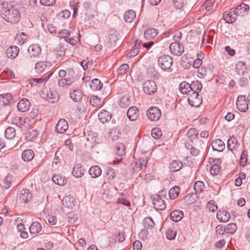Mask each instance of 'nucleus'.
Masks as SVG:
<instances>
[{
	"label": "nucleus",
	"mask_w": 250,
	"mask_h": 250,
	"mask_svg": "<svg viewBox=\"0 0 250 250\" xmlns=\"http://www.w3.org/2000/svg\"><path fill=\"white\" fill-rule=\"evenodd\" d=\"M1 17L5 21L11 22L16 23L20 19L19 11L13 7H3L1 10Z\"/></svg>",
	"instance_id": "f257e3e1"
},
{
	"label": "nucleus",
	"mask_w": 250,
	"mask_h": 250,
	"mask_svg": "<svg viewBox=\"0 0 250 250\" xmlns=\"http://www.w3.org/2000/svg\"><path fill=\"white\" fill-rule=\"evenodd\" d=\"M42 97L49 103L52 104L57 102L59 99V95L58 92L51 89H50L49 91L44 89L42 90Z\"/></svg>",
	"instance_id": "f03ea898"
},
{
	"label": "nucleus",
	"mask_w": 250,
	"mask_h": 250,
	"mask_svg": "<svg viewBox=\"0 0 250 250\" xmlns=\"http://www.w3.org/2000/svg\"><path fill=\"white\" fill-rule=\"evenodd\" d=\"M173 64L172 58L168 55H163L158 60V65L163 70L169 69Z\"/></svg>",
	"instance_id": "7ed1b4c3"
},
{
	"label": "nucleus",
	"mask_w": 250,
	"mask_h": 250,
	"mask_svg": "<svg viewBox=\"0 0 250 250\" xmlns=\"http://www.w3.org/2000/svg\"><path fill=\"white\" fill-rule=\"evenodd\" d=\"M188 102L192 106L198 107L202 103V97L199 95L198 92L193 91L189 94Z\"/></svg>",
	"instance_id": "20e7f679"
},
{
	"label": "nucleus",
	"mask_w": 250,
	"mask_h": 250,
	"mask_svg": "<svg viewBox=\"0 0 250 250\" xmlns=\"http://www.w3.org/2000/svg\"><path fill=\"white\" fill-rule=\"evenodd\" d=\"M157 86L156 83L152 80H148L143 83V90L147 95L153 94L156 92Z\"/></svg>",
	"instance_id": "39448f33"
},
{
	"label": "nucleus",
	"mask_w": 250,
	"mask_h": 250,
	"mask_svg": "<svg viewBox=\"0 0 250 250\" xmlns=\"http://www.w3.org/2000/svg\"><path fill=\"white\" fill-rule=\"evenodd\" d=\"M146 116L151 121H157L161 116V112L157 107H151L146 111Z\"/></svg>",
	"instance_id": "423d86ee"
},
{
	"label": "nucleus",
	"mask_w": 250,
	"mask_h": 250,
	"mask_svg": "<svg viewBox=\"0 0 250 250\" xmlns=\"http://www.w3.org/2000/svg\"><path fill=\"white\" fill-rule=\"evenodd\" d=\"M237 109L242 112H246L248 109V104L246 101V97L244 96L241 95L238 96L236 101Z\"/></svg>",
	"instance_id": "0eeeda50"
},
{
	"label": "nucleus",
	"mask_w": 250,
	"mask_h": 250,
	"mask_svg": "<svg viewBox=\"0 0 250 250\" xmlns=\"http://www.w3.org/2000/svg\"><path fill=\"white\" fill-rule=\"evenodd\" d=\"M171 52L174 55L180 56L184 52V46L177 42L171 43L169 46Z\"/></svg>",
	"instance_id": "6e6552de"
},
{
	"label": "nucleus",
	"mask_w": 250,
	"mask_h": 250,
	"mask_svg": "<svg viewBox=\"0 0 250 250\" xmlns=\"http://www.w3.org/2000/svg\"><path fill=\"white\" fill-rule=\"evenodd\" d=\"M147 163V158L146 157L140 158L135 163V165L133 167V170L134 172H139L141 169L146 168Z\"/></svg>",
	"instance_id": "1a4fd4ad"
},
{
	"label": "nucleus",
	"mask_w": 250,
	"mask_h": 250,
	"mask_svg": "<svg viewBox=\"0 0 250 250\" xmlns=\"http://www.w3.org/2000/svg\"><path fill=\"white\" fill-rule=\"evenodd\" d=\"M27 51L30 58H36L41 53V48L38 44H32L29 46Z\"/></svg>",
	"instance_id": "9d476101"
},
{
	"label": "nucleus",
	"mask_w": 250,
	"mask_h": 250,
	"mask_svg": "<svg viewBox=\"0 0 250 250\" xmlns=\"http://www.w3.org/2000/svg\"><path fill=\"white\" fill-rule=\"evenodd\" d=\"M153 204L154 208L157 210H162L166 208V204L161 197L157 196L153 199Z\"/></svg>",
	"instance_id": "9b49d317"
},
{
	"label": "nucleus",
	"mask_w": 250,
	"mask_h": 250,
	"mask_svg": "<svg viewBox=\"0 0 250 250\" xmlns=\"http://www.w3.org/2000/svg\"><path fill=\"white\" fill-rule=\"evenodd\" d=\"M68 128V125L66 121L63 119H60L55 127L56 130L59 133L65 132Z\"/></svg>",
	"instance_id": "f8f14e48"
},
{
	"label": "nucleus",
	"mask_w": 250,
	"mask_h": 250,
	"mask_svg": "<svg viewBox=\"0 0 250 250\" xmlns=\"http://www.w3.org/2000/svg\"><path fill=\"white\" fill-rule=\"evenodd\" d=\"M30 103L26 98H23L17 104L19 111L24 112L29 109Z\"/></svg>",
	"instance_id": "ddd939ff"
},
{
	"label": "nucleus",
	"mask_w": 250,
	"mask_h": 250,
	"mask_svg": "<svg viewBox=\"0 0 250 250\" xmlns=\"http://www.w3.org/2000/svg\"><path fill=\"white\" fill-rule=\"evenodd\" d=\"M53 73H50L47 76L42 77L40 78H33L30 80V83L32 86H37L38 84L45 83L50 76L52 75Z\"/></svg>",
	"instance_id": "4468645a"
},
{
	"label": "nucleus",
	"mask_w": 250,
	"mask_h": 250,
	"mask_svg": "<svg viewBox=\"0 0 250 250\" xmlns=\"http://www.w3.org/2000/svg\"><path fill=\"white\" fill-rule=\"evenodd\" d=\"M32 198V194L29 192V189H22L21 190L19 200L21 202L25 203L30 201Z\"/></svg>",
	"instance_id": "2eb2a0df"
},
{
	"label": "nucleus",
	"mask_w": 250,
	"mask_h": 250,
	"mask_svg": "<svg viewBox=\"0 0 250 250\" xmlns=\"http://www.w3.org/2000/svg\"><path fill=\"white\" fill-rule=\"evenodd\" d=\"M75 82L74 80L69 78H61L58 80V84L59 87L67 88Z\"/></svg>",
	"instance_id": "dca6fc26"
},
{
	"label": "nucleus",
	"mask_w": 250,
	"mask_h": 250,
	"mask_svg": "<svg viewBox=\"0 0 250 250\" xmlns=\"http://www.w3.org/2000/svg\"><path fill=\"white\" fill-rule=\"evenodd\" d=\"M249 9L250 7L248 5L242 3L239 5L234 10L238 16H242L248 13Z\"/></svg>",
	"instance_id": "f3484780"
},
{
	"label": "nucleus",
	"mask_w": 250,
	"mask_h": 250,
	"mask_svg": "<svg viewBox=\"0 0 250 250\" xmlns=\"http://www.w3.org/2000/svg\"><path fill=\"white\" fill-rule=\"evenodd\" d=\"M115 151L118 156L122 157L125 154V146L122 143H117L115 146ZM118 162L121 161L122 158H117Z\"/></svg>",
	"instance_id": "a211bd4d"
},
{
	"label": "nucleus",
	"mask_w": 250,
	"mask_h": 250,
	"mask_svg": "<svg viewBox=\"0 0 250 250\" xmlns=\"http://www.w3.org/2000/svg\"><path fill=\"white\" fill-rule=\"evenodd\" d=\"M127 116L130 121L136 120L139 116L137 108L135 106L130 107L127 111Z\"/></svg>",
	"instance_id": "6ab92c4d"
},
{
	"label": "nucleus",
	"mask_w": 250,
	"mask_h": 250,
	"mask_svg": "<svg viewBox=\"0 0 250 250\" xmlns=\"http://www.w3.org/2000/svg\"><path fill=\"white\" fill-rule=\"evenodd\" d=\"M99 120L103 124L109 122L111 118V114L105 110H102L98 114Z\"/></svg>",
	"instance_id": "aec40b11"
},
{
	"label": "nucleus",
	"mask_w": 250,
	"mask_h": 250,
	"mask_svg": "<svg viewBox=\"0 0 250 250\" xmlns=\"http://www.w3.org/2000/svg\"><path fill=\"white\" fill-rule=\"evenodd\" d=\"M19 53V48L16 45H13L9 47L6 50L7 56L11 59L15 58Z\"/></svg>",
	"instance_id": "412c9836"
},
{
	"label": "nucleus",
	"mask_w": 250,
	"mask_h": 250,
	"mask_svg": "<svg viewBox=\"0 0 250 250\" xmlns=\"http://www.w3.org/2000/svg\"><path fill=\"white\" fill-rule=\"evenodd\" d=\"M216 216L217 219L222 222H226L230 218L229 213L225 210H219L217 213Z\"/></svg>",
	"instance_id": "4be33fe9"
},
{
	"label": "nucleus",
	"mask_w": 250,
	"mask_h": 250,
	"mask_svg": "<svg viewBox=\"0 0 250 250\" xmlns=\"http://www.w3.org/2000/svg\"><path fill=\"white\" fill-rule=\"evenodd\" d=\"M237 16L238 15L236 14V12L234 10L233 11H230L228 14H225L224 20L227 23H232L236 21Z\"/></svg>",
	"instance_id": "5701e85b"
},
{
	"label": "nucleus",
	"mask_w": 250,
	"mask_h": 250,
	"mask_svg": "<svg viewBox=\"0 0 250 250\" xmlns=\"http://www.w3.org/2000/svg\"><path fill=\"white\" fill-rule=\"evenodd\" d=\"M179 90L181 93L188 94V95L192 92L191 85L186 82H183L180 83Z\"/></svg>",
	"instance_id": "b1692460"
},
{
	"label": "nucleus",
	"mask_w": 250,
	"mask_h": 250,
	"mask_svg": "<svg viewBox=\"0 0 250 250\" xmlns=\"http://www.w3.org/2000/svg\"><path fill=\"white\" fill-rule=\"evenodd\" d=\"M212 148L216 151H221L225 148V143L220 139H216L211 144Z\"/></svg>",
	"instance_id": "393cba45"
},
{
	"label": "nucleus",
	"mask_w": 250,
	"mask_h": 250,
	"mask_svg": "<svg viewBox=\"0 0 250 250\" xmlns=\"http://www.w3.org/2000/svg\"><path fill=\"white\" fill-rule=\"evenodd\" d=\"M135 18V12L132 10H128L125 12L124 19L126 22L131 23Z\"/></svg>",
	"instance_id": "a878e982"
},
{
	"label": "nucleus",
	"mask_w": 250,
	"mask_h": 250,
	"mask_svg": "<svg viewBox=\"0 0 250 250\" xmlns=\"http://www.w3.org/2000/svg\"><path fill=\"white\" fill-rule=\"evenodd\" d=\"M183 217V212L180 210H175L170 213L171 219L175 222L180 221Z\"/></svg>",
	"instance_id": "bb28decb"
},
{
	"label": "nucleus",
	"mask_w": 250,
	"mask_h": 250,
	"mask_svg": "<svg viewBox=\"0 0 250 250\" xmlns=\"http://www.w3.org/2000/svg\"><path fill=\"white\" fill-rule=\"evenodd\" d=\"M89 174L92 178H97L100 176L102 174L101 168L97 166H92L89 170Z\"/></svg>",
	"instance_id": "cd10ccee"
},
{
	"label": "nucleus",
	"mask_w": 250,
	"mask_h": 250,
	"mask_svg": "<svg viewBox=\"0 0 250 250\" xmlns=\"http://www.w3.org/2000/svg\"><path fill=\"white\" fill-rule=\"evenodd\" d=\"M42 229L41 225L37 222H33L29 227V231L31 234H37L39 233Z\"/></svg>",
	"instance_id": "c85d7f7f"
},
{
	"label": "nucleus",
	"mask_w": 250,
	"mask_h": 250,
	"mask_svg": "<svg viewBox=\"0 0 250 250\" xmlns=\"http://www.w3.org/2000/svg\"><path fill=\"white\" fill-rule=\"evenodd\" d=\"M70 96L71 98L75 102L80 101L83 97V93L81 90H74L73 92L70 91Z\"/></svg>",
	"instance_id": "c756f323"
},
{
	"label": "nucleus",
	"mask_w": 250,
	"mask_h": 250,
	"mask_svg": "<svg viewBox=\"0 0 250 250\" xmlns=\"http://www.w3.org/2000/svg\"><path fill=\"white\" fill-rule=\"evenodd\" d=\"M158 34L157 30L154 28L147 29L144 33V37L146 40L154 39Z\"/></svg>",
	"instance_id": "7c9ffc66"
},
{
	"label": "nucleus",
	"mask_w": 250,
	"mask_h": 250,
	"mask_svg": "<svg viewBox=\"0 0 250 250\" xmlns=\"http://www.w3.org/2000/svg\"><path fill=\"white\" fill-rule=\"evenodd\" d=\"M34 157V152L31 149H26L22 154V159L24 161H30Z\"/></svg>",
	"instance_id": "2f4dec72"
},
{
	"label": "nucleus",
	"mask_w": 250,
	"mask_h": 250,
	"mask_svg": "<svg viewBox=\"0 0 250 250\" xmlns=\"http://www.w3.org/2000/svg\"><path fill=\"white\" fill-rule=\"evenodd\" d=\"M247 68L246 63L243 62H238L235 65V71L239 75L244 74Z\"/></svg>",
	"instance_id": "473e14b6"
},
{
	"label": "nucleus",
	"mask_w": 250,
	"mask_h": 250,
	"mask_svg": "<svg viewBox=\"0 0 250 250\" xmlns=\"http://www.w3.org/2000/svg\"><path fill=\"white\" fill-rule=\"evenodd\" d=\"M183 164L180 161H173L169 165V168L172 172H175L179 170L183 167Z\"/></svg>",
	"instance_id": "72a5a7b5"
},
{
	"label": "nucleus",
	"mask_w": 250,
	"mask_h": 250,
	"mask_svg": "<svg viewBox=\"0 0 250 250\" xmlns=\"http://www.w3.org/2000/svg\"><path fill=\"white\" fill-rule=\"evenodd\" d=\"M4 134L6 139H13L16 136V130L12 127H8L5 129Z\"/></svg>",
	"instance_id": "f704fd0d"
},
{
	"label": "nucleus",
	"mask_w": 250,
	"mask_h": 250,
	"mask_svg": "<svg viewBox=\"0 0 250 250\" xmlns=\"http://www.w3.org/2000/svg\"><path fill=\"white\" fill-rule=\"evenodd\" d=\"M55 52L58 59L61 60L62 58L65 55V49L63 45L60 44L55 50Z\"/></svg>",
	"instance_id": "c9c22d12"
},
{
	"label": "nucleus",
	"mask_w": 250,
	"mask_h": 250,
	"mask_svg": "<svg viewBox=\"0 0 250 250\" xmlns=\"http://www.w3.org/2000/svg\"><path fill=\"white\" fill-rule=\"evenodd\" d=\"M52 180L55 184L60 186H63L66 183L65 178L59 175H54L52 177Z\"/></svg>",
	"instance_id": "e433bc0d"
},
{
	"label": "nucleus",
	"mask_w": 250,
	"mask_h": 250,
	"mask_svg": "<svg viewBox=\"0 0 250 250\" xmlns=\"http://www.w3.org/2000/svg\"><path fill=\"white\" fill-rule=\"evenodd\" d=\"M180 191V188L178 186H175L172 188H170L168 192L169 197L170 199H176L179 194Z\"/></svg>",
	"instance_id": "4c0bfd02"
},
{
	"label": "nucleus",
	"mask_w": 250,
	"mask_h": 250,
	"mask_svg": "<svg viewBox=\"0 0 250 250\" xmlns=\"http://www.w3.org/2000/svg\"><path fill=\"white\" fill-rule=\"evenodd\" d=\"M63 205L69 208H72L74 206V199L70 196H65L62 200Z\"/></svg>",
	"instance_id": "58836bf2"
},
{
	"label": "nucleus",
	"mask_w": 250,
	"mask_h": 250,
	"mask_svg": "<svg viewBox=\"0 0 250 250\" xmlns=\"http://www.w3.org/2000/svg\"><path fill=\"white\" fill-rule=\"evenodd\" d=\"M103 85V84L100 80L95 79L92 81L90 87L93 90H99L102 88Z\"/></svg>",
	"instance_id": "ea45409f"
},
{
	"label": "nucleus",
	"mask_w": 250,
	"mask_h": 250,
	"mask_svg": "<svg viewBox=\"0 0 250 250\" xmlns=\"http://www.w3.org/2000/svg\"><path fill=\"white\" fill-rule=\"evenodd\" d=\"M143 224L146 229H150L153 228L154 222L151 218L147 217L144 219Z\"/></svg>",
	"instance_id": "a19ab883"
},
{
	"label": "nucleus",
	"mask_w": 250,
	"mask_h": 250,
	"mask_svg": "<svg viewBox=\"0 0 250 250\" xmlns=\"http://www.w3.org/2000/svg\"><path fill=\"white\" fill-rule=\"evenodd\" d=\"M12 99V95L10 93H6L4 95H0V103H2L5 105L8 104Z\"/></svg>",
	"instance_id": "79ce46f5"
},
{
	"label": "nucleus",
	"mask_w": 250,
	"mask_h": 250,
	"mask_svg": "<svg viewBox=\"0 0 250 250\" xmlns=\"http://www.w3.org/2000/svg\"><path fill=\"white\" fill-rule=\"evenodd\" d=\"M72 173L75 177L77 178L81 177L83 176V169L80 165H77L74 167Z\"/></svg>",
	"instance_id": "37998d69"
},
{
	"label": "nucleus",
	"mask_w": 250,
	"mask_h": 250,
	"mask_svg": "<svg viewBox=\"0 0 250 250\" xmlns=\"http://www.w3.org/2000/svg\"><path fill=\"white\" fill-rule=\"evenodd\" d=\"M130 99L128 96H125L122 97L121 99L119 105L123 108H126L130 105Z\"/></svg>",
	"instance_id": "c03bdc74"
},
{
	"label": "nucleus",
	"mask_w": 250,
	"mask_h": 250,
	"mask_svg": "<svg viewBox=\"0 0 250 250\" xmlns=\"http://www.w3.org/2000/svg\"><path fill=\"white\" fill-rule=\"evenodd\" d=\"M225 227V229H224L226 230V233L227 234H233L236 231L237 229L236 224L234 223L228 224Z\"/></svg>",
	"instance_id": "a18cd8bd"
},
{
	"label": "nucleus",
	"mask_w": 250,
	"mask_h": 250,
	"mask_svg": "<svg viewBox=\"0 0 250 250\" xmlns=\"http://www.w3.org/2000/svg\"><path fill=\"white\" fill-rule=\"evenodd\" d=\"M228 147L231 151L237 147V141L233 136L230 137L228 141Z\"/></svg>",
	"instance_id": "49530a36"
},
{
	"label": "nucleus",
	"mask_w": 250,
	"mask_h": 250,
	"mask_svg": "<svg viewBox=\"0 0 250 250\" xmlns=\"http://www.w3.org/2000/svg\"><path fill=\"white\" fill-rule=\"evenodd\" d=\"M191 87L192 91L200 92L202 89V84L201 83L198 81H193L191 83Z\"/></svg>",
	"instance_id": "de8ad7c7"
},
{
	"label": "nucleus",
	"mask_w": 250,
	"mask_h": 250,
	"mask_svg": "<svg viewBox=\"0 0 250 250\" xmlns=\"http://www.w3.org/2000/svg\"><path fill=\"white\" fill-rule=\"evenodd\" d=\"M210 168V172L212 175H216L219 174L220 170V167L218 164H210L207 166Z\"/></svg>",
	"instance_id": "09e8293b"
},
{
	"label": "nucleus",
	"mask_w": 250,
	"mask_h": 250,
	"mask_svg": "<svg viewBox=\"0 0 250 250\" xmlns=\"http://www.w3.org/2000/svg\"><path fill=\"white\" fill-rule=\"evenodd\" d=\"M204 188V184L203 182L201 181H197L196 182L193 186V188L196 192L195 193H201L203 191V189Z\"/></svg>",
	"instance_id": "8fccbe9b"
},
{
	"label": "nucleus",
	"mask_w": 250,
	"mask_h": 250,
	"mask_svg": "<svg viewBox=\"0 0 250 250\" xmlns=\"http://www.w3.org/2000/svg\"><path fill=\"white\" fill-rule=\"evenodd\" d=\"M115 175V171L113 168L110 167L108 168L106 171V175L105 176L107 180L108 181V182L109 183L111 181L113 180Z\"/></svg>",
	"instance_id": "3c124183"
},
{
	"label": "nucleus",
	"mask_w": 250,
	"mask_h": 250,
	"mask_svg": "<svg viewBox=\"0 0 250 250\" xmlns=\"http://www.w3.org/2000/svg\"><path fill=\"white\" fill-rule=\"evenodd\" d=\"M101 99L97 96H92L90 98V103L93 107L100 105Z\"/></svg>",
	"instance_id": "603ef678"
},
{
	"label": "nucleus",
	"mask_w": 250,
	"mask_h": 250,
	"mask_svg": "<svg viewBox=\"0 0 250 250\" xmlns=\"http://www.w3.org/2000/svg\"><path fill=\"white\" fill-rule=\"evenodd\" d=\"M198 135V132L195 128L190 129L187 133V135L190 141L193 139L196 138Z\"/></svg>",
	"instance_id": "864d4df0"
},
{
	"label": "nucleus",
	"mask_w": 250,
	"mask_h": 250,
	"mask_svg": "<svg viewBox=\"0 0 250 250\" xmlns=\"http://www.w3.org/2000/svg\"><path fill=\"white\" fill-rule=\"evenodd\" d=\"M46 67V64L43 62H38L36 64L35 70L37 73L43 72Z\"/></svg>",
	"instance_id": "5fc2aeb1"
},
{
	"label": "nucleus",
	"mask_w": 250,
	"mask_h": 250,
	"mask_svg": "<svg viewBox=\"0 0 250 250\" xmlns=\"http://www.w3.org/2000/svg\"><path fill=\"white\" fill-rule=\"evenodd\" d=\"M37 131L35 130H32L26 134V138L28 141H32L37 137Z\"/></svg>",
	"instance_id": "6e6d98bb"
},
{
	"label": "nucleus",
	"mask_w": 250,
	"mask_h": 250,
	"mask_svg": "<svg viewBox=\"0 0 250 250\" xmlns=\"http://www.w3.org/2000/svg\"><path fill=\"white\" fill-rule=\"evenodd\" d=\"M197 198L196 193L187 194L186 196V201L188 204H191L194 203Z\"/></svg>",
	"instance_id": "4d7b16f0"
},
{
	"label": "nucleus",
	"mask_w": 250,
	"mask_h": 250,
	"mask_svg": "<svg viewBox=\"0 0 250 250\" xmlns=\"http://www.w3.org/2000/svg\"><path fill=\"white\" fill-rule=\"evenodd\" d=\"M161 130L159 128H154L151 131V135L155 139H158L162 136Z\"/></svg>",
	"instance_id": "13d9d810"
},
{
	"label": "nucleus",
	"mask_w": 250,
	"mask_h": 250,
	"mask_svg": "<svg viewBox=\"0 0 250 250\" xmlns=\"http://www.w3.org/2000/svg\"><path fill=\"white\" fill-rule=\"evenodd\" d=\"M225 229V226L218 225L216 227V232L218 236L223 237L224 234H226V230L224 229Z\"/></svg>",
	"instance_id": "bf43d9fd"
},
{
	"label": "nucleus",
	"mask_w": 250,
	"mask_h": 250,
	"mask_svg": "<svg viewBox=\"0 0 250 250\" xmlns=\"http://www.w3.org/2000/svg\"><path fill=\"white\" fill-rule=\"evenodd\" d=\"M176 232L172 230L171 228H168L166 231V236L168 239L173 240L176 237Z\"/></svg>",
	"instance_id": "052dcab7"
},
{
	"label": "nucleus",
	"mask_w": 250,
	"mask_h": 250,
	"mask_svg": "<svg viewBox=\"0 0 250 250\" xmlns=\"http://www.w3.org/2000/svg\"><path fill=\"white\" fill-rule=\"evenodd\" d=\"M66 77L69 78L70 79L72 78V80H74L75 81V78L74 77V75L75 74V72L72 68H67L66 70Z\"/></svg>",
	"instance_id": "680f3d73"
},
{
	"label": "nucleus",
	"mask_w": 250,
	"mask_h": 250,
	"mask_svg": "<svg viewBox=\"0 0 250 250\" xmlns=\"http://www.w3.org/2000/svg\"><path fill=\"white\" fill-rule=\"evenodd\" d=\"M70 16V12L69 11L67 10H62V12H60L58 14V17L61 18H63L64 19H67L69 18Z\"/></svg>",
	"instance_id": "e2e57ef3"
},
{
	"label": "nucleus",
	"mask_w": 250,
	"mask_h": 250,
	"mask_svg": "<svg viewBox=\"0 0 250 250\" xmlns=\"http://www.w3.org/2000/svg\"><path fill=\"white\" fill-rule=\"evenodd\" d=\"M173 3L174 6L179 9L183 8L184 4V0H173Z\"/></svg>",
	"instance_id": "0e129e2a"
},
{
	"label": "nucleus",
	"mask_w": 250,
	"mask_h": 250,
	"mask_svg": "<svg viewBox=\"0 0 250 250\" xmlns=\"http://www.w3.org/2000/svg\"><path fill=\"white\" fill-rule=\"evenodd\" d=\"M207 208H208L210 212H214L216 210H217L218 207L216 205H215L214 203H211L210 202H208L207 205Z\"/></svg>",
	"instance_id": "69168bd1"
},
{
	"label": "nucleus",
	"mask_w": 250,
	"mask_h": 250,
	"mask_svg": "<svg viewBox=\"0 0 250 250\" xmlns=\"http://www.w3.org/2000/svg\"><path fill=\"white\" fill-rule=\"evenodd\" d=\"M117 203L122 204L127 207L130 206V202L124 197L119 198Z\"/></svg>",
	"instance_id": "338daca9"
},
{
	"label": "nucleus",
	"mask_w": 250,
	"mask_h": 250,
	"mask_svg": "<svg viewBox=\"0 0 250 250\" xmlns=\"http://www.w3.org/2000/svg\"><path fill=\"white\" fill-rule=\"evenodd\" d=\"M142 248L141 242L139 240H136L133 243V250H141Z\"/></svg>",
	"instance_id": "774afa93"
}]
</instances>
